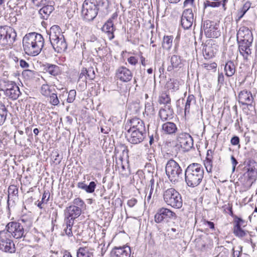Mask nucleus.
Here are the masks:
<instances>
[{
  "mask_svg": "<svg viewBox=\"0 0 257 257\" xmlns=\"http://www.w3.org/2000/svg\"><path fill=\"white\" fill-rule=\"evenodd\" d=\"M194 23L196 26L194 14L191 9H186L183 12L181 18V25L185 30H188L191 28Z\"/></svg>",
  "mask_w": 257,
  "mask_h": 257,
  "instance_id": "13",
  "label": "nucleus"
},
{
  "mask_svg": "<svg viewBox=\"0 0 257 257\" xmlns=\"http://www.w3.org/2000/svg\"><path fill=\"white\" fill-rule=\"evenodd\" d=\"M251 6V3L249 2H246L243 5L242 8H241L239 13L240 16L238 17V20H240L243 16L245 15L246 12L249 10Z\"/></svg>",
  "mask_w": 257,
  "mask_h": 257,
  "instance_id": "44",
  "label": "nucleus"
},
{
  "mask_svg": "<svg viewBox=\"0 0 257 257\" xmlns=\"http://www.w3.org/2000/svg\"><path fill=\"white\" fill-rule=\"evenodd\" d=\"M101 29L103 32L107 34L108 38L110 40L114 38V35L113 32L115 30V28L113 21L111 19L107 21L103 25Z\"/></svg>",
  "mask_w": 257,
  "mask_h": 257,
  "instance_id": "21",
  "label": "nucleus"
},
{
  "mask_svg": "<svg viewBox=\"0 0 257 257\" xmlns=\"http://www.w3.org/2000/svg\"><path fill=\"white\" fill-rule=\"evenodd\" d=\"M0 86L1 91H4L6 96L12 100H16L21 94L19 86L14 81L3 80Z\"/></svg>",
  "mask_w": 257,
  "mask_h": 257,
  "instance_id": "7",
  "label": "nucleus"
},
{
  "mask_svg": "<svg viewBox=\"0 0 257 257\" xmlns=\"http://www.w3.org/2000/svg\"><path fill=\"white\" fill-rule=\"evenodd\" d=\"M74 205L76 206V207H79L80 209L83 208L85 206L84 202L80 198H75L73 202Z\"/></svg>",
  "mask_w": 257,
  "mask_h": 257,
  "instance_id": "51",
  "label": "nucleus"
},
{
  "mask_svg": "<svg viewBox=\"0 0 257 257\" xmlns=\"http://www.w3.org/2000/svg\"><path fill=\"white\" fill-rule=\"evenodd\" d=\"M204 168L199 163H193L189 165L185 170V181L188 186L195 187L198 186L204 177Z\"/></svg>",
  "mask_w": 257,
  "mask_h": 257,
  "instance_id": "2",
  "label": "nucleus"
},
{
  "mask_svg": "<svg viewBox=\"0 0 257 257\" xmlns=\"http://www.w3.org/2000/svg\"><path fill=\"white\" fill-rule=\"evenodd\" d=\"M50 198V193L47 191H44L42 198L41 201H42V202H44V203H47L48 201H49Z\"/></svg>",
  "mask_w": 257,
  "mask_h": 257,
  "instance_id": "60",
  "label": "nucleus"
},
{
  "mask_svg": "<svg viewBox=\"0 0 257 257\" xmlns=\"http://www.w3.org/2000/svg\"><path fill=\"white\" fill-rule=\"evenodd\" d=\"M39 11V14L41 19L47 20L50 14L54 11V8L51 5H45Z\"/></svg>",
  "mask_w": 257,
  "mask_h": 257,
  "instance_id": "29",
  "label": "nucleus"
},
{
  "mask_svg": "<svg viewBox=\"0 0 257 257\" xmlns=\"http://www.w3.org/2000/svg\"><path fill=\"white\" fill-rule=\"evenodd\" d=\"M130 128L127 132H136L146 134L147 130L144 122L138 117L133 118L129 120Z\"/></svg>",
  "mask_w": 257,
  "mask_h": 257,
  "instance_id": "14",
  "label": "nucleus"
},
{
  "mask_svg": "<svg viewBox=\"0 0 257 257\" xmlns=\"http://www.w3.org/2000/svg\"><path fill=\"white\" fill-rule=\"evenodd\" d=\"M224 66V70L225 74L227 77H230L232 76L236 71L234 63L232 61H227Z\"/></svg>",
  "mask_w": 257,
  "mask_h": 257,
  "instance_id": "31",
  "label": "nucleus"
},
{
  "mask_svg": "<svg viewBox=\"0 0 257 257\" xmlns=\"http://www.w3.org/2000/svg\"><path fill=\"white\" fill-rule=\"evenodd\" d=\"M253 39L251 30L244 26H241L237 31L236 38Z\"/></svg>",
  "mask_w": 257,
  "mask_h": 257,
  "instance_id": "23",
  "label": "nucleus"
},
{
  "mask_svg": "<svg viewBox=\"0 0 257 257\" xmlns=\"http://www.w3.org/2000/svg\"><path fill=\"white\" fill-rule=\"evenodd\" d=\"M127 61L130 64L136 65L138 63V59L135 56H131L127 59Z\"/></svg>",
  "mask_w": 257,
  "mask_h": 257,
  "instance_id": "61",
  "label": "nucleus"
},
{
  "mask_svg": "<svg viewBox=\"0 0 257 257\" xmlns=\"http://www.w3.org/2000/svg\"><path fill=\"white\" fill-rule=\"evenodd\" d=\"M77 257H93L92 252L88 251L86 247H80L77 252Z\"/></svg>",
  "mask_w": 257,
  "mask_h": 257,
  "instance_id": "42",
  "label": "nucleus"
},
{
  "mask_svg": "<svg viewBox=\"0 0 257 257\" xmlns=\"http://www.w3.org/2000/svg\"><path fill=\"white\" fill-rule=\"evenodd\" d=\"M100 131L103 134H107L110 131V128L107 126H101Z\"/></svg>",
  "mask_w": 257,
  "mask_h": 257,
  "instance_id": "64",
  "label": "nucleus"
},
{
  "mask_svg": "<svg viewBox=\"0 0 257 257\" xmlns=\"http://www.w3.org/2000/svg\"><path fill=\"white\" fill-rule=\"evenodd\" d=\"M233 233L235 236L242 237L247 235L250 236L248 231L242 229L247 224V221L238 216H235V220H233Z\"/></svg>",
  "mask_w": 257,
  "mask_h": 257,
  "instance_id": "12",
  "label": "nucleus"
},
{
  "mask_svg": "<svg viewBox=\"0 0 257 257\" xmlns=\"http://www.w3.org/2000/svg\"><path fill=\"white\" fill-rule=\"evenodd\" d=\"M49 0H32L33 5L37 7H40L48 4Z\"/></svg>",
  "mask_w": 257,
  "mask_h": 257,
  "instance_id": "52",
  "label": "nucleus"
},
{
  "mask_svg": "<svg viewBox=\"0 0 257 257\" xmlns=\"http://www.w3.org/2000/svg\"><path fill=\"white\" fill-rule=\"evenodd\" d=\"M127 139L128 142L137 145L142 143L146 137V134L136 132H127Z\"/></svg>",
  "mask_w": 257,
  "mask_h": 257,
  "instance_id": "20",
  "label": "nucleus"
},
{
  "mask_svg": "<svg viewBox=\"0 0 257 257\" xmlns=\"http://www.w3.org/2000/svg\"><path fill=\"white\" fill-rule=\"evenodd\" d=\"M76 95V91L75 90L72 89L69 91L68 94V97L67 99V101L68 103H72L74 101V100L75 99Z\"/></svg>",
  "mask_w": 257,
  "mask_h": 257,
  "instance_id": "48",
  "label": "nucleus"
},
{
  "mask_svg": "<svg viewBox=\"0 0 257 257\" xmlns=\"http://www.w3.org/2000/svg\"><path fill=\"white\" fill-rule=\"evenodd\" d=\"M158 102L160 104L171 105V98L166 92H162L159 97Z\"/></svg>",
  "mask_w": 257,
  "mask_h": 257,
  "instance_id": "38",
  "label": "nucleus"
},
{
  "mask_svg": "<svg viewBox=\"0 0 257 257\" xmlns=\"http://www.w3.org/2000/svg\"><path fill=\"white\" fill-rule=\"evenodd\" d=\"M165 171L169 180L172 183L175 184L182 179L183 170L179 164L172 159L168 161Z\"/></svg>",
  "mask_w": 257,
  "mask_h": 257,
  "instance_id": "4",
  "label": "nucleus"
},
{
  "mask_svg": "<svg viewBox=\"0 0 257 257\" xmlns=\"http://www.w3.org/2000/svg\"><path fill=\"white\" fill-rule=\"evenodd\" d=\"M253 40V39L236 38L238 49L241 55L243 56V54L242 52H241V50H243V49L245 50L246 48H250L252 46Z\"/></svg>",
  "mask_w": 257,
  "mask_h": 257,
  "instance_id": "27",
  "label": "nucleus"
},
{
  "mask_svg": "<svg viewBox=\"0 0 257 257\" xmlns=\"http://www.w3.org/2000/svg\"><path fill=\"white\" fill-rule=\"evenodd\" d=\"M231 144L232 145L236 146L239 143V138L236 136H233L230 141Z\"/></svg>",
  "mask_w": 257,
  "mask_h": 257,
  "instance_id": "62",
  "label": "nucleus"
},
{
  "mask_svg": "<svg viewBox=\"0 0 257 257\" xmlns=\"http://www.w3.org/2000/svg\"><path fill=\"white\" fill-rule=\"evenodd\" d=\"M224 79H225V77H224V76L223 73L218 72V78H217V82H218L217 85H218V86L219 87V88H220L224 85Z\"/></svg>",
  "mask_w": 257,
  "mask_h": 257,
  "instance_id": "55",
  "label": "nucleus"
},
{
  "mask_svg": "<svg viewBox=\"0 0 257 257\" xmlns=\"http://www.w3.org/2000/svg\"><path fill=\"white\" fill-rule=\"evenodd\" d=\"M171 63L178 70L183 66L182 59L180 56L173 55L171 58Z\"/></svg>",
  "mask_w": 257,
  "mask_h": 257,
  "instance_id": "37",
  "label": "nucleus"
},
{
  "mask_svg": "<svg viewBox=\"0 0 257 257\" xmlns=\"http://www.w3.org/2000/svg\"><path fill=\"white\" fill-rule=\"evenodd\" d=\"M168 235H170V239H177L179 234L178 230L175 228H172L170 230H168Z\"/></svg>",
  "mask_w": 257,
  "mask_h": 257,
  "instance_id": "46",
  "label": "nucleus"
},
{
  "mask_svg": "<svg viewBox=\"0 0 257 257\" xmlns=\"http://www.w3.org/2000/svg\"><path fill=\"white\" fill-rule=\"evenodd\" d=\"M256 164V162L251 158H246L244 160L243 165L246 168L247 172L250 178L254 174Z\"/></svg>",
  "mask_w": 257,
  "mask_h": 257,
  "instance_id": "25",
  "label": "nucleus"
},
{
  "mask_svg": "<svg viewBox=\"0 0 257 257\" xmlns=\"http://www.w3.org/2000/svg\"><path fill=\"white\" fill-rule=\"evenodd\" d=\"M170 89H173L174 91H176L179 89V82L177 80H171V82L169 83Z\"/></svg>",
  "mask_w": 257,
  "mask_h": 257,
  "instance_id": "53",
  "label": "nucleus"
},
{
  "mask_svg": "<svg viewBox=\"0 0 257 257\" xmlns=\"http://www.w3.org/2000/svg\"><path fill=\"white\" fill-rule=\"evenodd\" d=\"M86 69L83 68L81 70V72L79 75V80H82L83 82H86L87 79V73H86Z\"/></svg>",
  "mask_w": 257,
  "mask_h": 257,
  "instance_id": "59",
  "label": "nucleus"
},
{
  "mask_svg": "<svg viewBox=\"0 0 257 257\" xmlns=\"http://www.w3.org/2000/svg\"><path fill=\"white\" fill-rule=\"evenodd\" d=\"M221 2L207 1L204 3V8L210 7L212 8L218 7L220 5Z\"/></svg>",
  "mask_w": 257,
  "mask_h": 257,
  "instance_id": "49",
  "label": "nucleus"
},
{
  "mask_svg": "<svg viewBox=\"0 0 257 257\" xmlns=\"http://www.w3.org/2000/svg\"><path fill=\"white\" fill-rule=\"evenodd\" d=\"M162 128L164 133L168 135H173L177 131L176 124L172 122L164 123L162 125Z\"/></svg>",
  "mask_w": 257,
  "mask_h": 257,
  "instance_id": "32",
  "label": "nucleus"
},
{
  "mask_svg": "<svg viewBox=\"0 0 257 257\" xmlns=\"http://www.w3.org/2000/svg\"><path fill=\"white\" fill-rule=\"evenodd\" d=\"M82 210L79 207H76L75 205H70L66 207L64 211L65 215L73 218H78L81 214Z\"/></svg>",
  "mask_w": 257,
  "mask_h": 257,
  "instance_id": "22",
  "label": "nucleus"
},
{
  "mask_svg": "<svg viewBox=\"0 0 257 257\" xmlns=\"http://www.w3.org/2000/svg\"><path fill=\"white\" fill-rule=\"evenodd\" d=\"M77 186L79 189L83 190L88 193H92L96 188V184L94 181H91L87 185L85 183V181H83L78 182Z\"/></svg>",
  "mask_w": 257,
  "mask_h": 257,
  "instance_id": "26",
  "label": "nucleus"
},
{
  "mask_svg": "<svg viewBox=\"0 0 257 257\" xmlns=\"http://www.w3.org/2000/svg\"><path fill=\"white\" fill-rule=\"evenodd\" d=\"M163 200L166 204L173 208L180 209L183 205L180 193L173 188H168L163 192Z\"/></svg>",
  "mask_w": 257,
  "mask_h": 257,
  "instance_id": "5",
  "label": "nucleus"
},
{
  "mask_svg": "<svg viewBox=\"0 0 257 257\" xmlns=\"http://www.w3.org/2000/svg\"><path fill=\"white\" fill-rule=\"evenodd\" d=\"M34 74V72L29 69L25 70L22 72L23 76L26 79H30L32 78Z\"/></svg>",
  "mask_w": 257,
  "mask_h": 257,
  "instance_id": "50",
  "label": "nucleus"
},
{
  "mask_svg": "<svg viewBox=\"0 0 257 257\" xmlns=\"http://www.w3.org/2000/svg\"><path fill=\"white\" fill-rule=\"evenodd\" d=\"M0 249L5 252H14L16 250L14 242H1Z\"/></svg>",
  "mask_w": 257,
  "mask_h": 257,
  "instance_id": "36",
  "label": "nucleus"
},
{
  "mask_svg": "<svg viewBox=\"0 0 257 257\" xmlns=\"http://www.w3.org/2000/svg\"><path fill=\"white\" fill-rule=\"evenodd\" d=\"M75 218L65 215L64 223L63 226H66L64 228V232L69 237L72 236V227Z\"/></svg>",
  "mask_w": 257,
  "mask_h": 257,
  "instance_id": "24",
  "label": "nucleus"
},
{
  "mask_svg": "<svg viewBox=\"0 0 257 257\" xmlns=\"http://www.w3.org/2000/svg\"><path fill=\"white\" fill-rule=\"evenodd\" d=\"M49 101L53 105H57L59 103V100L57 95L55 93H52L49 95Z\"/></svg>",
  "mask_w": 257,
  "mask_h": 257,
  "instance_id": "47",
  "label": "nucleus"
},
{
  "mask_svg": "<svg viewBox=\"0 0 257 257\" xmlns=\"http://www.w3.org/2000/svg\"><path fill=\"white\" fill-rule=\"evenodd\" d=\"M203 66L206 70H211L215 69L217 67V64L215 62L210 64L204 63L203 64Z\"/></svg>",
  "mask_w": 257,
  "mask_h": 257,
  "instance_id": "57",
  "label": "nucleus"
},
{
  "mask_svg": "<svg viewBox=\"0 0 257 257\" xmlns=\"http://www.w3.org/2000/svg\"><path fill=\"white\" fill-rule=\"evenodd\" d=\"M44 43L45 41L43 36L35 32L26 34L23 39L24 51L29 56H37L41 51L44 53L48 52L49 50L44 47Z\"/></svg>",
  "mask_w": 257,
  "mask_h": 257,
  "instance_id": "1",
  "label": "nucleus"
},
{
  "mask_svg": "<svg viewBox=\"0 0 257 257\" xmlns=\"http://www.w3.org/2000/svg\"><path fill=\"white\" fill-rule=\"evenodd\" d=\"M131 248L129 246L114 247L111 251L112 257H130Z\"/></svg>",
  "mask_w": 257,
  "mask_h": 257,
  "instance_id": "18",
  "label": "nucleus"
},
{
  "mask_svg": "<svg viewBox=\"0 0 257 257\" xmlns=\"http://www.w3.org/2000/svg\"><path fill=\"white\" fill-rule=\"evenodd\" d=\"M173 37L172 36H165L162 42V47L166 50H169L172 45Z\"/></svg>",
  "mask_w": 257,
  "mask_h": 257,
  "instance_id": "41",
  "label": "nucleus"
},
{
  "mask_svg": "<svg viewBox=\"0 0 257 257\" xmlns=\"http://www.w3.org/2000/svg\"><path fill=\"white\" fill-rule=\"evenodd\" d=\"M110 5L109 0H98L95 3V6H97L98 11H100L102 13H106L108 12V9Z\"/></svg>",
  "mask_w": 257,
  "mask_h": 257,
  "instance_id": "35",
  "label": "nucleus"
},
{
  "mask_svg": "<svg viewBox=\"0 0 257 257\" xmlns=\"http://www.w3.org/2000/svg\"><path fill=\"white\" fill-rule=\"evenodd\" d=\"M51 92L49 86L48 84H43L41 88V94L45 96H48Z\"/></svg>",
  "mask_w": 257,
  "mask_h": 257,
  "instance_id": "45",
  "label": "nucleus"
},
{
  "mask_svg": "<svg viewBox=\"0 0 257 257\" xmlns=\"http://www.w3.org/2000/svg\"><path fill=\"white\" fill-rule=\"evenodd\" d=\"M202 221L203 224L205 226H207L208 228H209L212 230L215 229L214 223L213 222L207 220L206 219H204Z\"/></svg>",
  "mask_w": 257,
  "mask_h": 257,
  "instance_id": "58",
  "label": "nucleus"
},
{
  "mask_svg": "<svg viewBox=\"0 0 257 257\" xmlns=\"http://www.w3.org/2000/svg\"><path fill=\"white\" fill-rule=\"evenodd\" d=\"M98 9L94 0H85L82 5V16L87 21H93L98 14Z\"/></svg>",
  "mask_w": 257,
  "mask_h": 257,
  "instance_id": "10",
  "label": "nucleus"
},
{
  "mask_svg": "<svg viewBox=\"0 0 257 257\" xmlns=\"http://www.w3.org/2000/svg\"><path fill=\"white\" fill-rule=\"evenodd\" d=\"M145 111L148 114H152L154 113L155 109L153 105L149 103L145 105Z\"/></svg>",
  "mask_w": 257,
  "mask_h": 257,
  "instance_id": "56",
  "label": "nucleus"
},
{
  "mask_svg": "<svg viewBox=\"0 0 257 257\" xmlns=\"http://www.w3.org/2000/svg\"><path fill=\"white\" fill-rule=\"evenodd\" d=\"M174 110L171 105H164L159 112V115L162 121L170 120L173 117Z\"/></svg>",
  "mask_w": 257,
  "mask_h": 257,
  "instance_id": "19",
  "label": "nucleus"
},
{
  "mask_svg": "<svg viewBox=\"0 0 257 257\" xmlns=\"http://www.w3.org/2000/svg\"><path fill=\"white\" fill-rule=\"evenodd\" d=\"M137 203V200L136 198H133L127 201V204L130 207H134Z\"/></svg>",
  "mask_w": 257,
  "mask_h": 257,
  "instance_id": "63",
  "label": "nucleus"
},
{
  "mask_svg": "<svg viewBox=\"0 0 257 257\" xmlns=\"http://www.w3.org/2000/svg\"><path fill=\"white\" fill-rule=\"evenodd\" d=\"M238 102L242 105L252 106L254 98L250 91L245 89L239 92L238 95Z\"/></svg>",
  "mask_w": 257,
  "mask_h": 257,
  "instance_id": "17",
  "label": "nucleus"
},
{
  "mask_svg": "<svg viewBox=\"0 0 257 257\" xmlns=\"http://www.w3.org/2000/svg\"><path fill=\"white\" fill-rule=\"evenodd\" d=\"M14 199L18 198V188L14 185H10L8 188V196L7 200V207L10 209V205L11 204L10 198Z\"/></svg>",
  "mask_w": 257,
  "mask_h": 257,
  "instance_id": "30",
  "label": "nucleus"
},
{
  "mask_svg": "<svg viewBox=\"0 0 257 257\" xmlns=\"http://www.w3.org/2000/svg\"><path fill=\"white\" fill-rule=\"evenodd\" d=\"M18 222L22 223L25 229H29L32 226L31 219L26 216H22Z\"/></svg>",
  "mask_w": 257,
  "mask_h": 257,
  "instance_id": "43",
  "label": "nucleus"
},
{
  "mask_svg": "<svg viewBox=\"0 0 257 257\" xmlns=\"http://www.w3.org/2000/svg\"><path fill=\"white\" fill-rule=\"evenodd\" d=\"M8 109L4 104L0 103V125L5 122L8 114Z\"/></svg>",
  "mask_w": 257,
  "mask_h": 257,
  "instance_id": "40",
  "label": "nucleus"
},
{
  "mask_svg": "<svg viewBox=\"0 0 257 257\" xmlns=\"http://www.w3.org/2000/svg\"><path fill=\"white\" fill-rule=\"evenodd\" d=\"M203 54L205 59H210L214 56V52L210 46L205 45L203 48Z\"/></svg>",
  "mask_w": 257,
  "mask_h": 257,
  "instance_id": "39",
  "label": "nucleus"
},
{
  "mask_svg": "<svg viewBox=\"0 0 257 257\" xmlns=\"http://www.w3.org/2000/svg\"><path fill=\"white\" fill-rule=\"evenodd\" d=\"M15 30L8 26H0V45L7 48L11 47L16 40Z\"/></svg>",
  "mask_w": 257,
  "mask_h": 257,
  "instance_id": "6",
  "label": "nucleus"
},
{
  "mask_svg": "<svg viewBox=\"0 0 257 257\" xmlns=\"http://www.w3.org/2000/svg\"><path fill=\"white\" fill-rule=\"evenodd\" d=\"M47 33L49 35L51 48L55 52L60 53L67 49V44L58 26L54 25L51 27Z\"/></svg>",
  "mask_w": 257,
  "mask_h": 257,
  "instance_id": "3",
  "label": "nucleus"
},
{
  "mask_svg": "<svg viewBox=\"0 0 257 257\" xmlns=\"http://www.w3.org/2000/svg\"><path fill=\"white\" fill-rule=\"evenodd\" d=\"M177 141L184 151H189L193 146V140L192 137L186 133L179 134Z\"/></svg>",
  "mask_w": 257,
  "mask_h": 257,
  "instance_id": "15",
  "label": "nucleus"
},
{
  "mask_svg": "<svg viewBox=\"0 0 257 257\" xmlns=\"http://www.w3.org/2000/svg\"><path fill=\"white\" fill-rule=\"evenodd\" d=\"M44 70L49 74L55 76L60 73V69L56 65L47 63L44 66Z\"/></svg>",
  "mask_w": 257,
  "mask_h": 257,
  "instance_id": "33",
  "label": "nucleus"
},
{
  "mask_svg": "<svg viewBox=\"0 0 257 257\" xmlns=\"http://www.w3.org/2000/svg\"><path fill=\"white\" fill-rule=\"evenodd\" d=\"M87 78L93 80L95 78V74L93 67H89L86 69Z\"/></svg>",
  "mask_w": 257,
  "mask_h": 257,
  "instance_id": "54",
  "label": "nucleus"
},
{
  "mask_svg": "<svg viewBox=\"0 0 257 257\" xmlns=\"http://www.w3.org/2000/svg\"><path fill=\"white\" fill-rule=\"evenodd\" d=\"M203 31L207 38H216L220 36L219 25L214 21L205 20L202 22L200 36H202Z\"/></svg>",
  "mask_w": 257,
  "mask_h": 257,
  "instance_id": "9",
  "label": "nucleus"
},
{
  "mask_svg": "<svg viewBox=\"0 0 257 257\" xmlns=\"http://www.w3.org/2000/svg\"><path fill=\"white\" fill-rule=\"evenodd\" d=\"M196 102V98L193 95L191 94L188 96L186 100L184 108V113L185 115L190 113L191 107L195 105Z\"/></svg>",
  "mask_w": 257,
  "mask_h": 257,
  "instance_id": "34",
  "label": "nucleus"
},
{
  "mask_svg": "<svg viewBox=\"0 0 257 257\" xmlns=\"http://www.w3.org/2000/svg\"><path fill=\"white\" fill-rule=\"evenodd\" d=\"M176 217V213L171 209L161 207L157 210L154 216V221L157 223H167Z\"/></svg>",
  "mask_w": 257,
  "mask_h": 257,
  "instance_id": "11",
  "label": "nucleus"
},
{
  "mask_svg": "<svg viewBox=\"0 0 257 257\" xmlns=\"http://www.w3.org/2000/svg\"><path fill=\"white\" fill-rule=\"evenodd\" d=\"M213 151L211 150H208L207 152L205 160L204 161V165L208 173H211L213 171L212 160Z\"/></svg>",
  "mask_w": 257,
  "mask_h": 257,
  "instance_id": "28",
  "label": "nucleus"
},
{
  "mask_svg": "<svg viewBox=\"0 0 257 257\" xmlns=\"http://www.w3.org/2000/svg\"><path fill=\"white\" fill-rule=\"evenodd\" d=\"M133 73L128 68L120 66L116 70L115 77L123 82H128L133 78Z\"/></svg>",
  "mask_w": 257,
  "mask_h": 257,
  "instance_id": "16",
  "label": "nucleus"
},
{
  "mask_svg": "<svg viewBox=\"0 0 257 257\" xmlns=\"http://www.w3.org/2000/svg\"><path fill=\"white\" fill-rule=\"evenodd\" d=\"M7 232L5 231H0V236L2 237L5 234L9 237L12 236L15 239H19L21 237L25 236L24 228L22 226V223L21 222H17L16 221H12L8 223L6 226Z\"/></svg>",
  "mask_w": 257,
  "mask_h": 257,
  "instance_id": "8",
  "label": "nucleus"
}]
</instances>
